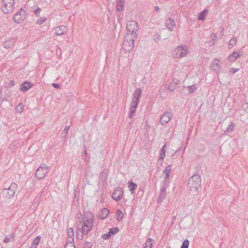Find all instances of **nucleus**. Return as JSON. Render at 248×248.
Segmentation results:
<instances>
[{
	"instance_id": "obj_1",
	"label": "nucleus",
	"mask_w": 248,
	"mask_h": 248,
	"mask_svg": "<svg viewBox=\"0 0 248 248\" xmlns=\"http://www.w3.org/2000/svg\"><path fill=\"white\" fill-rule=\"evenodd\" d=\"M201 179L200 175L195 174L191 176L188 182V186L189 190L196 192L201 186Z\"/></svg>"
},
{
	"instance_id": "obj_2",
	"label": "nucleus",
	"mask_w": 248,
	"mask_h": 248,
	"mask_svg": "<svg viewBox=\"0 0 248 248\" xmlns=\"http://www.w3.org/2000/svg\"><path fill=\"white\" fill-rule=\"evenodd\" d=\"M189 52V51L187 46H179L173 50L172 55L176 58H180L186 57Z\"/></svg>"
},
{
	"instance_id": "obj_3",
	"label": "nucleus",
	"mask_w": 248,
	"mask_h": 248,
	"mask_svg": "<svg viewBox=\"0 0 248 248\" xmlns=\"http://www.w3.org/2000/svg\"><path fill=\"white\" fill-rule=\"evenodd\" d=\"M136 39L137 38H134L130 34H126L123 44V47L125 51L130 52L133 50L134 46V42Z\"/></svg>"
},
{
	"instance_id": "obj_4",
	"label": "nucleus",
	"mask_w": 248,
	"mask_h": 248,
	"mask_svg": "<svg viewBox=\"0 0 248 248\" xmlns=\"http://www.w3.org/2000/svg\"><path fill=\"white\" fill-rule=\"evenodd\" d=\"M139 30L137 23L135 21H129L127 22L126 26V34H130L134 38H137V32Z\"/></svg>"
},
{
	"instance_id": "obj_5",
	"label": "nucleus",
	"mask_w": 248,
	"mask_h": 248,
	"mask_svg": "<svg viewBox=\"0 0 248 248\" xmlns=\"http://www.w3.org/2000/svg\"><path fill=\"white\" fill-rule=\"evenodd\" d=\"M2 3L1 10L4 13L9 14L13 11L15 0H2Z\"/></svg>"
},
{
	"instance_id": "obj_6",
	"label": "nucleus",
	"mask_w": 248,
	"mask_h": 248,
	"mask_svg": "<svg viewBox=\"0 0 248 248\" xmlns=\"http://www.w3.org/2000/svg\"><path fill=\"white\" fill-rule=\"evenodd\" d=\"M17 189V185L15 183H12L8 188H4L2 192V195L7 198L13 197L16 194Z\"/></svg>"
},
{
	"instance_id": "obj_7",
	"label": "nucleus",
	"mask_w": 248,
	"mask_h": 248,
	"mask_svg": "<svg viewBox=\"0 0 248 248\" xmlns=\"http://www.w3.org/2000/svg\"><path fill=\"white\" fill-rule=\"evenodd\" d=\"M49 171V168L45 164L42 165L36 171V176L38 179L44 178Z\"/></svg>"
},
{
	"instance_id": "obj_8",
	"label": "nucleus",
	"mask_w": 248,
	"mask_h": 248,
	"mask_svg": "<svg viewBox=\"0 0 248 248\" xmlns=\"http://www.w3.org/2000/svg\"><path fill=\"white\" fill-rule=\"evenodd\" d=\"M26 16L25 11L21 9L14 16V21L16 23H20L23 21Z\"/></svg>"
},
{
	"instance_id": "obj_9",
	"label": "nucleus",
	"mask_w": 248,
	"mask_h": 248,
	"mask_svg": "<svg viewBox=\"0 0 248 248\" xmlns=\"http://www.w3.org/2000/svg\"><path fill=\"white\" fill-rule=\"evenodd\" d=\"M172 115L170 112H165L161 116L160 122L162 125H164L169 123L172 118Z\"/></svg>"
},
{
	"instance_id": "obj_10",
	"label": "nucleus",
	"mask_w": 248,
	"mask_h": 248,
	"mask_svg": "<svg viewBox=\"0 0 248 248\" xmlns=\"http://www.w3.org/2000/svg\"><path fill=\"white\" fill-rule=\"evenodd\" d=\"M123 195V189L121 187H117L115 188L113 193L112 195V198L114 200L118 201L122 198Z\"/></svg>"
},
{
	"instance_id": "obj_11",
	"label": "nucleus",
	"mask_w": 248,
	"mask_h": 248,
	"mask_svg": "<svg viewBox=\"0 0 248 248\" xmlns=\"http://www.w3.org/2000/svg\"><path fill=\"white\" fill-rule=\"evenodd\" d=\"M93 225L91 224V223H86L84 222V224L81 225V228H80L81 232L84 234H87L92 229Z\"/></svg>"
},
{
	"instance_id": "obj_12",
	"label": "nucleus",
	"mask_w": 248,
	"mask_h": 248,
	"mask_svg": "<svg viewBox=\"0 0 248 248\" xmlns=\"http://www.w3.org/2000/svg\"><path fill=\"white\" fill-rule=\"evenodd\" d=\"M67 28L65 26H60L56 28L55 33L57 35H62L67 31Z\"/></svg>"
},
{
	"instance_id": "obj_13",
	"label": "nucleus",
	"mask_w": 248,
	"mask_h": 248,
	"mask_svg": "<svg viewBox=\"0 0 248 248\" xmlns=\"http://www.w3.org/2000/svg\"><path fill=\"white\" fill-rule=\"evenodd\" d=\"M84 222L87 223H91V224L93 225V216L90 212H86L84 215Z\"/></svg>"
},
{
	"instance_id": "obj_14",
	"label": "nucleus",
	"mask_w": 248,
	"mask_h": 248,
	"mask_svg": "<svg viewBox=\"0 0 248 248\" xmlns=\"http://www.w3.org/2000/svg\"><path fill=\"white\" fill-rule=\"evenodd\" d=\"M166 25L170 31H172L173 27L175 25V23L173 19L169 18L166 21Z\"/></svg>"
},
{
	"instance_id": "obj_15",
	"label": "nucleus",
	"mask_w": 248,
	"mask_h": 248,
	"mask_svg": "<svg viewBox=\"0 0 248 248\" xmlns=\"http://www.w3.org/2000/svg\"><path fill=\"white\" fill-rule=\"evenodd\" d=\"M16 38H12L5 41L3 43V46L5 48H9L12 46L16 42Z\"/></svg>"
},
{
	"instance_id": "obj_16",
	"label": "nucleus",
	"mask_w": 248,
	"mask_h": 248,
	"mask_svg": "<svg viewBox=\"0 0 248 248\" xmlns=\"http://www.w3.org/2000/svg\"><path fill=\"white\" fill-rule=\"evenodd\" d=\"M171 171V168L170 165H168L166 169L163 170V173L165 175L164 180H169V176L170 173Z\"/></svg>"
},
{
	"instance_id": "obj_17",
	"label": "nucleus",
	"mask_w": 248,
	"mask_h": 248,
	"mask_svg": "<svg viewBox=\"0 0 248 248\" xmlns=\"http://www.w3.org/2000/svg\"><path fill=\"white\" fill-rule=\"evenodd\" d=\"M67 235V241H69V242H74V232L73 228H70L68 230Z\"/></svg>"
},
{
	"instance_id": "obj_18",
	"label": "nucleus",
	"mask_w": 248,
	"mask_h": 248,
	"mask_svg": "<svg viewBox=\"0 0 248 248\" xmlns=\"http://www.w3.org/2000/svg\"><path fill=\"white\" fill-rule=\"evenodd\" d=\"M219 61L217 59H215L213 61L211 65V68L214 71L217 72L218 70V67L219 66Z\"/></svg>"
},
{
	"instance_id": "obj_19",
	"label": "nucleus",
	"mask_w": 248,
	"mask_h": 248,
	"mask_svg": "<svg viewBox=\"0 0 248 248\" xmlns=\"http://www.w3.org/2000/svg\"><path fill=\"white\" fill-rule=\"evenodd\" d=\"M32 86V84L28 82H23L21 85L20 89L22 91L26 92L29 90Z\"/></svg>"
},
{
	"instance_id": "obj_20",
	"label": "nucleus",
	"mask_w": 248,
	"mask_h": 248,
	"mask_svg": "<svg viewBox=\"0 0 248 248\" xmlns=\"http://www.w3.org/2000/svg\"><path fill=\"white\" fill-rule=\"evenodd\" d=\"M240 54L237 51H234L228 58L230 62H234L239 57Z\"/></svg>"
},
{
	"instance_id": "obj_21",
	"label": "nucleus",
	"mask_w": 248,
	"mask_h": 248,
	"mask_svg": "<svg viewBox=\"0 0 248 248\" xmlns=\"http://www.w3.org/2000/svg\"><path fill=\"white\" fill-rule=\"evenodd\" d=\"M141 90L140 88H137L135 90V91L133 95L132 99L140 100V98L141 97Z\"/></svg>"
},
{
	"instance_id": "obj_22",
	"label": "nucleus",
	"mask_w": 248,
	"mask_h": 248,
	"mask_svg": "<svg viewBox=\"0 0 248 248\" xmlns=\"http://www.w3.org/2000/svg\"><path fill=\"white\" fill-rule=\"evenodd\" d=\"M108 213L109 211L107 208H103L101 210V214L99 215V217L104 219L108 216Z\"/></svg>"
},
{
	"instance_id": "obj_23",
	"label": "nucleus",
	"mask_w": 248,
	"mask_h": 248,
	"mask_svg": "<svg viewBox=\"0 0 248 248\" xmlns=\"http://www.w3.org/2000/svg\"><path fill=\"white\" fill-rule=\"evenodd\" d=\"M128 187L131 193H134L135 190L137 187V185L133 182H129Z\"/></svg>"
},
{
	"instance_id": "obj_24",
	"label": "nucleus",
	"mask_w": 248,
	"mask_h": 248,
	"mask_svg": "<svg viewBox=\"0 0 248 248\" xmlns=\"http://www.w3.org/2000/svg\"><path fill=\"white\" fill-rule=\"evenodd\" d=\"M40 236H37L33 241L30 248H37V247L40 241Z\"/></svg>"
},
{
	"instance_id": "obj_25",
	"label": "nucleus",
	"mask_w": 248,
	"mask_h": 248,
	"mask_svg": "<svg viewBox=\"0 0 248 248\" xmlns=\"http://www.w3.org/2000/svg\"><path fill=\"white\" fill-rule=\"evenodd\" d=\"M166 192L160 190L159 195L157 200V202L160 203L166 197Z\"/></svg>"
},
{
	"instance_id": "obj_26",
	"label": "nucleus",
	"mask_w": 248,
	"mask_h": 248,
	"mask_svg": "<svg viewBox=\"0 0 248 248\" xmlns=\"http://www.w3.org/2000/svg\"><path fill=\"white\" fill-rule=\"evenodd\" d=\"M14 240V234L7 235L3 240V242L5 243H8L9 242H11L13 241Z\"/></svg>"
},
{
	"instance_id": "obj_27",
	"label": "nucleus",
	"mask_w": 248,
	"mask_h": 248,
	"mask_svg": "<svg viewBox=\"0 0 248 248\" xmlns=\"http://www.w3.org/2000/svg\"><path fill=\"white\" fill-rule=\"evenodd\" d=\"M208 13V10L205 9L201 12L198 16V19L200 20H203L205 18V16Z\"/></svg>"
},
{
	"instance_id": "obj_28",
	"label": "nucleus",
	"mask_w": 248,
	"mask_h": 248,
	"mask_svg": "<svg viewBox=\"0 0 248 248\" xmlns=\"http://www.w3.org/2000/svg\"><path fill=\"white\" fill-rule=\"evenodd\" d=\"M177 85V83L175 81H173L172 82L170 83V84L168 87V90L170 91V92H173L176 88Z\"/></svg>"
},
{
	"instance_id": "obj_29",
	"label": "nucleus",
	"mask_w": 248,
	"mask_h": 248,
	"mask_svg": "<svg viewBox=\"0 0 248 248\" xmlns=\"http://www.w3.org/2000/svg\"><path fill=\"white\" fill-rule=\"evenodd\" d=\"M153 239L149 238L145 242L144 248H152Z\"/></svg>"
},
{
	"instance_id": "obj_30",
	"label": "nucleus",
	"mask_w": 248,
	"mask_h": 248,
	"mask_svg": "<svg viewBox=\"0 0 248 248\" xmlns=\"http://www.w3.org/2000/svg\"><path fill=\"white\" fill-rule=\"evenodd\" d=\"M237 40L235 37H233L232 38L229 43L228 47L229 48H232L236 44Z\"/></svg>"
},
{
	"instance_id": "obj_31",
	"label": "nucleus",
	"mask_w": 248,
	"mask_h": 248,
	"mask_svg": "<svg viewBox=\"0 0 248 248\" xmlns=\"http://www.w3.org/2000/svg\"><path fill=\"white\" fill-rule=\"evenodd\" d=\"M166 152L163 151H160L159 158L158 162L161 161L160 164L162 165L163 164V160L165 156Z\"/></svg>"
},
{
	"instance_id": "obj_32",
	"label": "nucleus",
	"mask_w": 248,
	"mask_h": 248,
	"mask_svg": "<svg viewBox=\"0 0 248 248\" xmlns=\"http://www.w3.org/2000/svg\"><path fill=\"white\" fill-rule=\"evenodd\" d=\"M136 109L137 108L130 107L129 109V113L128 114V117L129 118H132V117L135 115Z\"/></svg>"
},
{
	"instance_id": "obj_33",
	"label": "nucleus",
	"mask_w": 248,
	"mask_h": 248,
	"mask_svg": "<svg viewBox=\"0 0 248 248\" xmlns=\"http://www.w3.org/2000/svg\"><path fill=\"white\" fill-rule=\"evenodd\" d=\"M169 180H164V183L162 186L160 190L166 191V188L168 187L169 185Z\"/></svg>"
},
{
	"instance_id": "obj_34",
	"label": "nucleus",
	"mask_w": 248,
	"mask_h": 248,
	"mask_svg": "<svg viewBox=\"0 0 248 248\" xmlns=\"http://www.w3.org/2000/svg\"><path fill=\"white\" fill-rule=\"evenodd\" d=\"M139 102L140 100L132 99L130 107L137 108L138 107Z\"/></svg>"
},
{
	"instance_id": "obj_35",
	"label": "nucleus",
	"mask_w": 248,
	"mask_h": 248,
	"mask_svg": "<svg viewBox=\"0 0 248 248\" xmlns=\"http://www.w3.org/2000/svg\"><path fill=\"white\" fill-rule=\"evenodd\" d=\"M187 89L189 93H193L196 92L197 89L194 85L187 87Z\"/></svg>"
},
{
	"instance_id": "obj_36",
	"label": "nucleus",
	"mask_w": 248,
	"mask_h": 248,
	"mask_svg": "<svg viewBox=\"0 0 248 248\" xmlns=\"http://www.w3.org/2000/svg\"><path fill=\"white\" fill-rule=\"evenodd\" d=\"M116 214L117 216V219L119 221L121 220L123 218V214L122 212L120 210H117Z\"/></svg>"
},
{
	"instance_id": "obj_37",
	"label": "nucleus",
	"mask_w": 248,
	"mask_h": 248,
	"mask_svg": "<svg viewBox=\"0 0 248 248\" xmlns=\"http://www.w3.org/2000/svg\"><path fill=\"white\" fill-rule=\"evenodd\" d=\"M234 124L233 123H231L228 126L227 129L226 131V132H227V133H229L230 132H232L234 129Z\"/></svg>"
},
{
	"instance_id": "obj_38",
	"label": "nucleus",
	"mask_w": 248,
	"mask_h": 248,
	"mask_svg": "<svg viewBox=\"0 0 248 248\" xmlns=\"http://www.w3.org/2000/svg\"><path fill=\"white\" fill-rule=\"evenodd\" d=\"M24 108V105L23 104H19L17 107H16V111L19 113H21L23 111Z\"/></svg>"
},
{
	"instance_id": "obj_39",
	"label": "nucleus",
	"mask_w": 248,
	"mask_h": 248,
	"mask_svg": "<svg viewBox=\"0 0 248 248\" xmlns=\"http://www.w3.org/2000/svg\"><path fill=\"white\" fill-rule=\"evenodd\" d=\"M116 8L118 11H122L124 9V3L117 2Z\"/></svg>"
},
{
	"instance_id": "obj_40",
	"label": "nucleus",
	"mask_w": 248,
	"mask_h": 248,
	"mask_svg": "<svg viewBox=\"0 0 248 248\" xmlns=\"http://www.w3.org/2000/svg\"><path fill=\"white\" fill-rule=\"evenodd\" d=\"M46 20V18L45 17H41L36 21V24L41 25L44 23Z\"/></svg>"
},
{
	"instance_id": "obj_41",
	"label": "nucleus",
	"mask_w": 248,
	"mask_h": 248,
	"mask_svg": "<svg viewBox=\"0 0 248 248\" xmlns=\"http://www.w3.org/2000/svg\"><path fill=\"white\" fill-rule=\"evenodd\" d=\"M119 232V229L117 227L111 228L109 229L110 234H115Z\"/></svg>"
},
{
	"instance_id": "obj_42",
	"label": "nucleus",
	"mask_w": 248,
	"mask_h": 248,
	"mask_svg": "<svg viewBox=\"0 0 248 248\" xmlns=\"http://www.w3.org/2000/svg\"><path fill=\"white\" fill-rule=\"evenodd\" d=\"M189 241L187 239H186L183 242L181 248H188L189 246Z\"/></svg>"
},
{
	"instance_id": "obj_43",
	"label": "nucleus",
	"mask_w": 248,
	"mask_h": 248,
	"mask_svg": "<svg viewBox=\"0 0 248 248\" xmlns=\"http://www.w3.org/2000/svg\"><path fill=\"white\" fill-rule=\"evenodd\" d=\"M80 228H79V227L78 226V232H77V238L78 239V240H81L83 238V234L81 232V231H80Z\"/></svg>"
},
{
	"instance_id": "obj_44",
	"label": "nucleus",
	"mask_w": 248,
	"mask_h": 248,
	"mask_svg": "<svg viewBox=\"0 0 248 248\" xmlns=\"http://www.w3.org/2000/svg\"><path fill=\"white\" fill-rule=\"evenodd\" d=\"M65 248H76L74 244V242H69L67 241V244L65 246Z\"/></svg>"
},
{
	"instance_id": "obj_45",
	"label": "nucleus",
	"mask_w": 248,
	"mask_h": 248,
	"mask_svg": "<svg viewBox=\"0 0 248 248\" xmlns=\"http://www.w3.org/2000/svg\"><path fill=\"white\" fill-rule=\"evenodd\" d=\"M93 246V243L91 242H86L83 245L82 248H91Z\"/></svg>"
},
{
	"instance_id": "obj_46",
	"label": "nucleus",
	"mask_w": 248,
	"mask_h": 248,
	"mask_svg": "<svg viewBox=\"0 0 248 248\" xmlns=\"http://www.w3.org/2000/svg\"><path fill=\"white\" fill-rule=\"evenodd\" d=\"M70 126H66L64 129L62 131V134L64 135L63 137L65 138L68 135V132Z\"/></svg>"
},
{
	"instance_id": "obj_47",
	"label": "nucleus",
	"mask_w": 248,
	"mask_h": 248,
	"mask_svg": "<svg viewBox=\"0 0 248 248\" xmlns=\"http://www.w3.org/2000/svg\"><path fill=\"white\" fill-rule=\"evenodd\" d=\"M110 236V233L109 232L108 233L104 234L102 235V238L107 240L108 239Z\"/></svg>"
},
{
	"instance_id": "obj_48",
	"label": "nucleus",
	"mask_w": 248,
	"mask_h": 248,
	"mask_svg": "<svg viewBox=\"0 0 248 248\" xmlns=\"http://www.w3.org/2000/svg\"><path fill=\"white\" fill-rule=\"evenodd\" d=\"M242 108L244 111L248 112V103H244L242 105Z\"/></svg>"
},
{
	"instance_id": "obj_49",
	"label": "nucleus",
	"mask_w": 248,
	"mask_h": 248,
	"mask_svg": "<svg viewBox=\"0 0 248 248\" xmlns=\"http://www.w3.org/2000/svg\"><path fill=\"white\" fill-rule=\"evenodd\" d=\"M41 11V9L39 7H37V8L33 11V13L34 14L37 16H39L40 14V12Z\"/></svg>"
},
{
	"instance_id": "obj_50",
	"label": "nucleus",
	"mask_w": 248,
	"mask_h": 248,
	"mask_svg": "<svg viewBox=\"0 0 248 248\" xmlns=\"http://www.w3.org/2000/svg\"><path fill=\"white\" fill-rule=\"evenodd\" d=\"M238 71L237 68H231L229 70V72L232 73H235Z\"/></svg>"
},
{
	"instance_id": "obj_51",
	"label": "nucleus",
	"mask_w": 248,
	"mask_h": 248,
	"mask_svg": "<svg viewBox=\"0 0 248 248\" xmlns=\"http://www.w3.org/2000/svg\"><path fill=\"white\" fill-rule=\"evenodd\" d=\"M217 36L216 33H213L211 35V39H212L213 41L216 40L217 39Z\"/></svg>"
},
{
	"instance_id": "obj_52",
	"label": "nucleus",
	"mask_w": 248,
	"mask_h": 248,
	"mask_svg": "<svg viewBox=\"0 0 248 248\" xmlns=\"http://www.w3.org/2000/svg\"><path fill=\"white\" fill-rule=\"evenodd\" d=\"M52 85L53 87H54V88H55L56 89H59L60 87V86L59 84H57V83H53L52 84Z\"/></svg>"
},
{
	"instance_id": "obj_53",
	"label": "nucleus",
	"mask_w": 248,
	"mask_h": 248,
	"mask_svg": "<svg viewBox=\"0 0 248 248\" xmlns=\"http://www.w3.org/2000/svg\"><path fill=\"white\" fill-rule=\"evenodd\" d=\"M39 198L37 199V198L35 199L34 201V203L37 206L39 204Z\"/></svg>"
},
{
	"instance_id": "obj_54",
	"label": "nucleus",
	"mask_w": 248,
	"mask_h": 248,
	"mask_svg": "<svg viewBox=\"0 0 248 248\" xmlns=\"http://www.w3.org/2000/svg\"><path fill=\"white\" fill-rule=\"evenodd\" d=\"M160 151L166 152V144H165V145L162 147Z\"/></svg>"
},
{
	"instance_id": "obj_55",
	"label": "nucleus",
	"mask_w": 248,
	"mask_h": 248,
	"mask_svg": "<svg viewBox=\"0 0 248 248\" xmlns=\"http://www.w3.org/2000/svg\"><path fill=\"white\" fill-rule=\"evenodd\" d=\"M154 9L155 11H158L159 10V7L157 6H156L154 7Z\"/></svg>"
},
{
	"instance_id": "obj_56",
	"label": "nucleus",
	"mask_w": 248,
	"mask_h": 248,
	"mask_svg": "<svg viewBox=\"0 0 248 248\" xmlns=\"http://www.w3.org/2000/svg\"><path fill=\"white\" fill-rule=\"evenodd\" d=\"M117 1V2H119V3H124V0H116Z\"/></svg>"
},
{
	"instance_id": "obj_57",
	"label": "nucleus",
	"mask_w": 248,
	"mask_h": 248,
	"mask_svg": "<svg viewBox=\"0 0 248 248\" xmlns=\"http://www.w3.org/2000/svg\"><path fill=\"white\" fill-rule=\"evenodd\" d=\"M209 43L210 44V46H213L214 44V41H209Z\"/></svg>"
},
{
	"instance_id": "obj_58",
	"label": "nucleus",
	"mask_w": 248,
	"mask_h": 248,
	"mask_svg": "<svg viewBox=\"0 0 248 248\" xmlns=\"http://www.w3.org/2000/svg\"><path fill=\"white\" fill-rule=\"evenodd\" d=\"M48 189V187L47 186H45L43 189V190H47V189Z\"/></svg>"
},
{
	"instance_id": "obj_59",
	"label": "nucleus",
	"mask_w": 248,
	"mask_h": 248,
	"mask_svg": "<svg viewBox=\"0 0 248 248\" xmlns=\"http://www.w3.org/2000/svg\"><path fill=\"white\" fill-rule=\"evenodd\" d=\"M157 39L158 40H159L160 38H156V39H155V41L156 42L157 41Z\"/></svg>"
},
{
	"instance_id": "obj_60",
	"label": "nucleus",
	"mask_w": 248,
	"mask_h": 248,
	"mask_svg": "<svg viewBox=\"0 0 248 248\" xmlns=\"http://www.w3.org/2000/svg\"><path fill=\"white\" fill-rule=\"evenodd\" d=\"M145 79V78H144L143 79H142V81L144 82V80Z\"/></svg>"
},
{
	"instance_id": "obj_61",
	"label": "nucleus",
	"mask_w": 248,
	"mask_h": 248,
	"mask_svg": "<svg viewBox=\"0 0 248 248\" xmlns=\"http://www.w3.org/2000/svg\"><path fill=\"white\" fill-rule=\"evenodd\" d=\"M87 154L86 151H85V154L86 155Z\"/></svg>"
}]
</instances>
